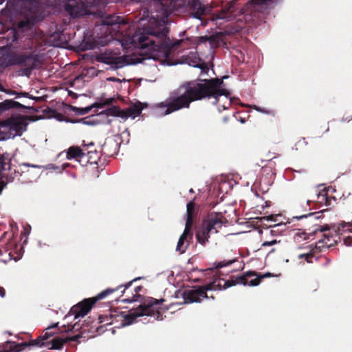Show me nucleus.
Returning <instances> with one entry per match:
<instances>
[{"label":"nucleus","mask_w":352,"mask_h":352,"mask_svg":"<svg viewBox=\"0 0 352 352\" xmlns=\"http://www.w3.org/2000/svg\"><path fill=\"white\" fill-rule=\"evenodd\" d=\"M67 342L66 337H55L50 342H46V347L49 349H61L63 344Z\"/></svg>","instance_id":"obj_24"},{"label":"nucleus","mask_w":352,"mask_h":352,"mask_svg":"<svg viewBox=\"0 0 352 352\" xmlns=\"http://www.w3.org/2000/svg\"><path fill=\"white\" fill-rule=\"evenodd\" d=\"M166 64L168 65H174L173 63H166Z\"/></svg>","instance_id":"obj_63"},{"label":"nucleus","mask_w":352,"mask_h":352,"mask_svg":"<svg viewBox=\"0 0 352 352\" xmlns=\"http://www.w3.org/2000/svg\"><path fill=\"white\" fill-rule=\"evenodd\" d=\"M351 120H352V118L349 120H348L347 118H342L341 119V121L344 122H346V121H350Z\"/></svg>","instance_id":"obj_61"},{"label":"nucleus","mask_w":352,"mask_h":352,"mask_svg":"<svg viewBox=\"0 0 352 352\" xmlns=\"http://www.w3.org/2000/svg\"><path fill=\"white\" fill-rule=\"evenodd\" d=\"M30 230H31V228L29 225L24 228L23 234L26 236V238H25V241H23V243L27 242V240H28L27 236L30 234Z\"/></svg>","instance_id":"obj_46"},{"label":"nucleus","mask_w":352,"mask_h":352,"mask_svg":"<svg viewBox=\"0 0 352 352\" xmlns=\"http://www.w3.org/2000/svg\"><path fill=\"white\" fill-rule=\"evenodd\" d=\"M41 55L40 54L36 52L30 53V56H28L26 62L21 65L25 67L19 69V76L30 77L32 71L41 63Z\"/></svg>","instance_id":"obj_13"},{"label":"nucleus","mask_w":352,"mask_h":352,"mask_svg":"<svg viewBox=\"0 0 352 352\" xmlns=\"http://www.w3.org/2000/svg\"><path fill=\"white\" fill-rule=\"evenodd\" d=\"M74 329V325L72 326V327H68L67 329H65L64 331L69 332V331H72Z\"/></svg>","instance_id":"obj_58"},{"label":"nucleus","mask_w":352,"mask_h":352,"mask_svg":"<svg viewBox=\"0 0 352 352\" xmlns=\"http://www.w3.org/2000/svg\"><path fill=\"white\" fill-rule=\"evenodd\" d=\"M23 96V97H25V98H30V99H32V100H38V97H34L32 96H30L28 93H26V92H20V93H18L17 94V96L16 98H19V96Z\"/></svg>","instance_id":"obj_44"},{"label":"nucleus","mask_w":352,"mask_h":352,"mask_svg":"<svg viewBox=\"0 0 352 352\" xmlns=\"http://www.w3.org/2000/svg\"><path fill=\"white\" fill-rule=\"evenodd\" d=\"M65 121L67 122H70V123H76V122H79V123H82L84 124H86V125H94L96 124V122L94 121V120H87V118H82V119H80V120H65Z\"/></svg>","instance_id":"obj_35"},{"label":"nucleus","mask_w":352,"mask_h":352,"mask_svg":"<svg viewBox=\"0 0 352 352\" xmlns=\"http://www.w3.org/2000/svg\"><path fill=\"white\" fill-rule=\"evenodd\" d=\"M333 231L342 235L344 232L352 231V223H341L337 227L333 226Z\"/></svg>","instance_id":"obj_28"},{"label":"nucleus","mask_w":352,"mask_h":352,"mask_svg":"<svg viewBox=\"0 0 352 352\" xmlns=\"http://www.w3.org/2000/svg\"><path fill=\"white\" fill-rule=\"evenodd\" d=\"M195 212V203L193 201H190L186 205V222L185 224V229L180 236L177 245L176 247V251L181 254L186 252L188 244L185 245V241L188 236H192L191 228L193 224V217Z\"/></svg>","instance_id":"obj_9"},{"label":"nucleus","mask_w":352,"mask_h":352,"mask_svg":"<svg viewBox=\"0 0 352 352\" xmlns=\"http://www.w3.org/2000/svg\"><path fill=\"white\" fill-rule=\"evenodd\" d=\"M221 42V37L218 35L210 36L209 45L211 48L217 47Z\"/></svg>","instance_id":"obj_34"},{"label":"nucleus","mask_w":352,"mask_h":352,"mask_svg":"<svg viewBox=\"0 0 352 352\" xmlns=\"http://www.w3.org/2000/svg\"><path fill=\"white\" fill-rule=\"evenodd\" d=\"M6 93L9 95H14V96H16V97L17 96V94H18V92H16L14 91H6Z\"/></svg>","instance_id":"obj_56"},{"label":"nucleus","mask_w":352,"mask_h":352,"mask_svg":"<svg viewBox=\"0 0 352 352\" xmlns=\"http://www.w3.org/2000/svg\"><path fill=\"white\" fill-rule=\"evenodd\" d=\"M107 296V293L105 292V291H102L100 293H99L96 297L95 298H91L92 300H96V302L99 300H102L104 298H106Z\"/></svg>","instance_id":"obj_42"},{"label":"nucleus","mask_w":352,"mask_h":352,"mask_svg":"<svg viewBox=\"0 0 352 352\" xmlns=\"http://www.w3.org/2000/svg\"><path fill=\"white\" fill-rule=\"evenodd\" d=\"M29 54H10L3 60L5 66L20 65L25 63L28 58Z\"/></svg>","instance_id":"obj_20"},{"label":"nucleus","mask_w":352,"mask_h":352,"mask_svg":"<svg viewBox=\"0 0 352 352\" xmlns=\"http://www.w3.org/2000/svg\"><path fill=\"white\" fill-rule=\"evenodd\" d=\"M264 219H266L267 221H275L274 217L273 215L265 217Z\"/></svg>","instance_id":"obj_54"},{"label":"nucleus","mask_w":352,"mask_h":352,"mask_svg":"<svg viewBox=\"0 0 352 352\" xmlns=\"http://www.w3.org/2000/svg\"><path fill=\"white\" fill-rule=\"evenodd\" d=\"M43 1H7L5 8L0 11V25L13 21L19 16H41L36 9Z\"/></svg>","instance_id":"obj_6"},{"label":"nucleus","mask_w":352,"mask_h":352,"mask_svg":"<svg viewBox=\"0 0 352 352\" xmlns=\"http://www.w3.org/2000/svg\"><path fill=\"white\" fill-rule=\"evenodd\" d=\"M38 247L41 248H43L45 247H48L49 246L46 243H42L41 241H38Z\"/></svg>","instance_id":"obj_55"},{"label":"nucleus","mask_w":352,"mask_h":352,"mask_svg":"<svg viewBox=\"0 0 352 352\" xmlns=\"http://www.w3.org/2000/svg\"><path fill=\"white\" fill-rule=\"evenodd\" d=\"M65 337H66L67 342H69V341L78 342L79 339L82 338V336H80V334H77V335H75V336H73L71 337H67V336H65Z\"/></svg>","instance_id":"obj_43"},{"label":"nucleus","mask_w":352,"mask_h":352,"mask_svg":"<svg viewBox=\"0 0 352 352\" xmlns=\"http://www.w3.org/2000/svg\"><path fill=\"white\" fill-rule=\"evenodd\" d=\"M125 19L120 16L109 15L102 20V25L111 26L112 30L120 31V25H126Z\"/></svg>","instance_id":"obj_18"},{"label":"nucleus","mask_w":352,"mask_h":352,"mask_svg":"<svg viewBox=\"0 0 352 352\" xmlns=\"http://www.w3.org/2000/svg\"><path fill=\"white\" fill-rule=\"evenodd\" d=\"M163 302L164 299L159 300L152 297L147 298L137 308L131 309L127 314H123L124 320L121 326H129L139 321L147 324L154 320H162V314L156 309L155 306Z\"/></svg>","instance_id":"obj_5"},{"label":"nucleus","mask_w":352,"mask_h":352,"mask_svg":"<svg viewBox=\"0 0 352 352\" xmlns=\"http://www.w3.org/2000/svg\"><path fill=\"white\" fill-rule=\"evenodd\" d=\"M223 217L221 212H212L203 220L200 228L196 232V239L199 244L206 245L210 235L219 232L223 226Z\"/></svg>","instance_id":"obj_7"},{"label":"nucleus","mask_w":352,"mask_h":352,"mask_svg":"<svg viewBox=\"0 0 352 352\" xmlns=\"http://www.w3.org/2000/svg\"><path fill=\"white\" fill-rule=\"evenodd\" d=\"M11 160L10 153H5L0 155V179H2L1 183L3 186L12 182L15 177L20 175L19 171L12 169Z\"/></svg>","instance_id":"obj_11"},{"label":"nucleus","mask_w":352,"mask_h":352,"mask_svg":"<svg viewBox=\"0 0 352 352\" xmlns=\"http://www.w3.org/2000/svg\"><path fill=\"white\" fill-rule=\"evenodd\" d=\"M6 296V292H5V289L0 287V296L1 298H4Z\"/></svg>","instance_id":"obj_52"},{"label":"nucleus","mask_w":352,"mask_h":352,"mask_svg":"<svg viewBox=\"0 0 352 352\" xmlns=\"http://www.w3.org/2000/svg\"><path fill=\"white\" fill-rule=\"evenodd\" d=\"M140 278H141L140 277L135 278L133 279L132 280L129 281V283H126L124 285H119L118 287H116L115 289L108 288V289H104V291H105V292L107 293V294L108 296V295L113 293L114 292L118 290L120 288H122V287H124V289L122 292V293L124 294L125 289H126L129 287H130L133 282L136 281L137 280H139Z\"/></svg>","instance_id":"obj_31"},{"label":"nucleus","mask_w":352,"mask_h":352,"mask_svg":"<svg viewBox=\"0 0 352 352\" xmlns=\"http://www.w3.org/2000/svg\"><path fill=\"white\" fill-rule=\"evenodd\" d=\"M340 241V236L338 232H334V234L324 233L322 235V238L318 240L317 242V245L318 248H322L324 246H326L327 248H329L335 244H337Z\"/></svg>","instance_id":"obj_19"},{"label":"nucleus","mask_w":352,"mask_h":352,"mask_svg":"<svg viewBox=\"0 0 352 352\" xmlns=\"http://www.w3.org/2000/svg\"><path fill=\"white\" fill-rule=\"evenodd\" d=\"M108 80L109 81H112V82H117V81H120L119 79H117L115 77H110L108 78Z\"/></svg>","instance_id":"obj_57"},{"label":"nucleus","mask_w":352,"mask_h":352,"mask_svg":"<svg viewBox=\"0 0 352 352\" xmlns=\"http://www.w3.org/2000/svg\"><path fill=\"white\" fill-rule=\"evenodd\" d=\"M98 116H114L123 118V110L117 106H112L98 114Z\"/></svg>","instance_id":"obj_25"},{"label":"nucleus","mask_w":352,"mask_h":352,"mask_svg":"<svg viewBox=\"0 0 352 352\" xmlns=\"http://www.w3.org/2000/svg\"><path fill=\"white\" fill-rule=\"evenodd\" d=\"M279 242H280V241H277L276 239H274L272 241H264L262 243V247L271 246V245H275Z\"/></svg>","instance_id":"obj_45"},{"label":"nucleus","mask_w":352,"mask_h":352,"mask_svg":"<svg viewBox=\"0 0 352 352\" xmlns=\"http://www.w3.org/2000/svg\"><path fill=\"white\" fill-rule=\"evenodd\" d=\"M236 260V259H232L228 261H222L217 263H214V267L216 269L218 268H222L223 267L229 266L234 263Z\"/></svg>","instance_id":"obj_37"},{"label":"nucleus","mask_w":352,"mask_h":352,"mask_svg":"<svg viewBox=\"0 0 352 352\" xmlns=\"http://www.w3.org/2000/svg\"><path fill=\"white\" fill-rule=\"evenodd\" d=\"M221 10L215 14L213 20L232 21L237 16L245 14L254 16L255 12L267 13L272 5L277 1H247L243 8L239 7L237 1H221Z\"/></svg>","instance_id":"obj_4"},{"label":"nucleus","mask_w":352,"mask_h":352,"mask_svg":"<svg viewBox=\"0 0 352 352\" xmlns=\"http://www.w3.org/2000/svg\"><path fill=\"white\" fill-rule=\"evenodd\" d=\"M223 84L221 78L198 79L187 82L175 90L170 97L163 102L158 104L156 110L162 116L184 108H189L192 102L205 98H213L212 104H219L218 110L228 109L231 105L229 93L221 88Z\"/></svg>","instance_id":"obj_2"},{"label":"nucleus","mask_w":352,"mask_h":352,"mask_svg":"<svg viewBox=\"0 0 352 352\" xmlns=\"http://www.w3.org/2000/svg\"><path fill=\"white\" fill-rule=\"evenodd\" d=\"M28 122L24 117L10 118L4 121V126L9 131V138L21 136L26 131Z\"/></svg>","instance_id":"obj_12"},{"label":"nucleus","mask_w":352,"mask_h":352,"mask_svg":"<svg viewBox=\"0 0 352 352\" xmlns=\"http://www.w3.org/2000/svg\"><path fill=\"white\" fill-rule=\"evenodd\" d=\"M28 347L27 342L16 343L15 342L8 341L3 345V350L0 352H21Z\"/></svg>","instance_id":"obj_22"},{"label":"nucleus","mask_w":352,"mask_h":352,"mask_svg":"<svg viewBox=\"0 0 352 352\" xmlns=\"http://www.w3.org/2000/svg\"><path fill=\"white\" fill-rule=\"evenodd\" d=\"M94 45L91 43L83 42L80 44V48L82 51L90 50L94 49Z\"/></svg>","instance_id":"obj_38"},{"label":"nucleus","mask_w":352,"mask_h":352,"mask_svg":"<svg viewBox=\"0 0 352 352\" xmlns=\"http://www.w3.org/2000/svg\"><path fill=\"white\" fill-rule=\"evenodd\" d=\"M344 243L346 246H352V237H346L344 240Z\"/></svg>","instance_id":"obj_48"},{"label":"nucleus","mask_w":352,"mask_h":352,"mask_svg":"<svg viewBox=\"0 0 352 352\" xmlns=\"http://www.w3.org/2000/svg\"><path fill=\"white\" fill-rule=\"evenodd\" d=\"M258 276L261 278V280L263 279V278H267V277L273 276V275L270 272H267V273H265L263 274H259Z\"/></svg>","instance_id":"obj_50"},{"label":"nucleus","mask_w":352,"mask_h":352,"mask_svg":"<svg viewBox=\"0 0 352 352\" xmlns=\"http://www.w3.org/2000/svg\"><path fill=\"white\" fill-rule=\"evenodd\" d=\"M142 287L141 286H138L134 288V291L135 294L132 296L131 298H127L122 300V302L124 303H131L133 302H138L141 301L143 298L141 295H140L138 293L142 290Z\"/></svg>","instance_id":"obj_29"},{"label":"nucleus","mask_w":352,"mask_h":352,"mask_svg":"<svg viewBox=\"0 0 352 352\" xmlns=\"http://www.w3.org/2000/svg\"><path fill=\"white\" fill-rule=\"evenodd\" d=\"M189 192H190V193H192V192H194V190H193V189H192V188H190V189L189 190Z\"/></svg>","instance_id":"obj_62"},{"label":"nucleus","mask_w":352,"mask_h":352,"mask_svg":"<svg viewBox=\"0 0 352 352\" xmlns=\"http://www.w3.org/2000/svg\"><path fill=\"white\" fill-rule=\"evenodd\" d=\"M209 39H210V36H201L199 37H198L197 38V42H198V44L200 45V44H206V43H209Z\"/></svg>","instance_id":"obj_41"},{"label":"nucleus","mask_w":352,"mask_h":352,"mask_svg":"<svg viewBox=\"0 0 352 352\" xmlns=\"http://www.w3.org/2000/svg\"><path fill=\"white\" fill-rule=\"evenodd\" d=\"M143 109V104L140 102H138L137 103H134L129 108H127L126 111H123V116H122L124 120L127 119L128 118L135 119L141 114Z\"/></svg>","instance_id":"obj_21"},{"label":"nucleus","mask_w":352,"mask_h":352,"mask_svg":"<svg viewBox=\"0 0 352 352\" xmlns=\"http://www.w3.org/2000/svg\"><path fill=\"white\" fill-rule=\"evenodd\" d=\"M0 90L2 91H4V89H3V88L1 86L0 87Z\"/></svg>","instance_id":"obj_64"},{"label":"nucleus","mask_w":352,"mask_h":352,"mask_svg":"<svg viewBox=\"0 0 352 352\" xmlns=\"http://www.w3.org/2000/svg\"><path fill=\"white\" fill-rule=\"evenodd\" d=\"M54 118H55L57 120H58V121H63V116L61 113H57V114L54 116Z\"/></svg>","instance_id":"obj_51"},{"label":"nucleus","mask_w":352,"mask_h":352,"mask_svg":"<svg viewBox=\"0 0 352 352\" xmlns=\"http://www.w3.org/2000/svg\"><path fill=\"white\" fill-rule=\"evenodd\" d=\"M95 59L98 62L109 65L112 69L122 68L131 64L126 56H116V54L109 50L96 55Z\"/></svg>","instance_id":"obj_10"},{"label":"nucleus","mask_w":352,"mask_h":352,"mask_svg":"<svg viewBox=\"0 0 352 352\" xmlns=\"http://www.w3.org/2000/svg\"><path fill=\"white\" fill-rule=\"evenodd\" d=\"M86 154L82 152V149L78 146H71L67 149V159L72 160L76 159L78 162L85 158Z\"/></svg>","instance_id":"obj_23"},{"label":"nucleus","mask_w":352,"mask_h":352,"mask_svg":"<svg viewBox=\"0 0 352 352\" xmlns=\"http://www.w3.org/2000/svg\"><path fill=\"white\" fill-rule=\"evenodd\" d=\"M58 326V322L52 324V325L47 327V330H51L52 329L56 328Z\"/></svg>","instance_id":"obj_53"},{"label":"nucleus","mask_w":352,"mask_h":352,"mask_svg":"<svg viewBox=\"0 0 352 352\" xmlns=\"http://www.w3.org/2000/svg\"><path fill=\"white\" fill-rule=\"evenodd\" d=\"M246 275L249 276H253L256 275V274L253 272H248L246 273Z\"/></svg>","instance_id":"obj_59"},{"label":"nucleus","mask_w":352,"mask_h":352,"mask_svg":"<svg viewBox=\"0 0 352 352\" xmlns=\"http://www.w3.org/2000/svg\"><path fill=\"white\" fill-rule=\"evenodd\" d=\"M54 333V332H51L50 330H47L46 329L45 332L40 336V338L41 339L42 342H44L45 340L52 337Z\"/></svg>","instance_id":"obj_39"},{"label":"nucleus","mask_w":352,"mask_h":352,"mask_svg":"<svg viewBox=\"0 0 352 352\" xmlns=\"http://www.w3.org/2000/svg\"><path fill=\"white\" fill-rule=\"evenodd\" d=\"M323 210L316 212H310L307 214H303L298 217H294V219H296L297 220L302 219L303 218H307L308 217H314L316 219H319L322 217V214L323 213Z\"/></svg>","instance_id":"obj_33"},{"label":"nucleus","mask_w":352,"mask_h":352,"mask_svg":"<svg viewBox=\"0 0 352 352\" xmlns=\"http://www.w3.org/2000/svg\"><path fill=\"white\" fill-rule=\"evenodd\" d=\"M330 230V227L328 225H324V226H320L318 228H317L316 230V231H320L321 232H326L327 230Z\"/></svg>","instance_id":"obj_47"},{"label":"nucleus","mask_w":352,"mask_h":352,"mask_svg":"<svg viewBox=\"0 0 352 352\" xmlns=\"http://www.w3.org/2000/svg\"><path fill=\"white\" fill-rule=\"evenodd\" d=\"M28 346H36L39 347L46 346V342H42L40 336L35 340H32L27 342Z\"/></svg>","instance_id":"obj_36"},{"label":"nucleus","mask_w":352,"mask_h":352,"mask_svg":"<svg viewBox=\"0 0 352 352\" xmlns=\"http://www.w3.org/2000/svg\"><path fill=\"white\" fill-rule=\"evenodd\" d=\"M113 101V98H109L107 99L102 102H94L90 106H87L86 107H77L74 106L70 105V109L74 112L77 115H85L88 113L93 108L97 107V108H103L106 105H109L112 103Z\"/></svg>","instance_id":"obj_17"},{"label":"nucleus","mask_w":352,"mask_h":352,"mask_svg":"<svg viewBox=\"0 0 352 352\" xmlns=\"http://www.w3.org/2000/svg\"><path fill=\"white\" fill-rule=\"evenodd\" d=\"M111 148L113 150V153L109 155L116 154L118 152L119 143L114 140H109L105 142L102 146L103 152L109 151Z\"/></svg>","instance_id":"obj_27"},{"label":"nucleus","mask_w":352,"mask_h":352,"mask_svg":"<svg viewBox=\"0 0 352 352\" xmlns=\"http://www.w3.org/2000/svg\"><path fill=\"white\" fill-rule=\"evenodd\" d=\"M189 65L193 67L200 69L201 74H207L209 71V67L208 65L203 61H199V63L193 61L192 63H190Z\"/></svg>","instance_id":"obj_32"},{"label":"nucleus","mask_w":352,"mask_h":352,"mask_svg":"<svg viewBox=\"0 0 352 352\" xmlns=\"http://www.w3.org/2000/svg\"><path fill=\"white\" fill-rule=\"evenodd\" d=\"M11 109H28L29 112H38V110L34 109L32 106L22 104L11 99L5 100L0 102V113Z\"/></svg>","instance_id":"obj_16"},{"label":"nucleus","mask_w":352,"mask_h":352,"mask_svg":"<svg viewBox=\"0 0 352 352\" xmlns=\"http://www.w3.org/2000/svg\"><path fill=\"white\" fill-rule=\"evenodd\" d=\"M95 303L96 300H92L91 298L85 299L73 306L69 312V315L74 316L75 319L82 318L89 312Z\"/></svg>","instance_id":"obj_14"},{"label":"nucleus","mask_w":352,"mask_h":352,"mask_svg":"<svg viewBox=\"0 0 352 352\" xmlns=\"http://www.w3.org/2000/svg\"><path fill=\"white\" fill-rule=\"evenodd\" d=\"M192 10V16L194 18L201 19V16L209 13L212 6L209 4H204L203 1H187Z\"/></svg>","instance_id":"obj_15"},{"label":"nucleus","mask_w":352,"mask_h":352,"mask_svg":"<svg viewBox=\"0 0 352 352\" xmlns=\"http://www.w3.org/2000/svg\"><path fill=\"white\" fill-rule=\"evenodd\" d=\"M69 166V164L68 163H65L62 165V170H64L65 168H66V167Z\"/></svg>","instance_id":"obj_60"},{"label":"nucleus","mask_w":352,"mask_h":352,"mask_svg":"<svg viewBox=\"0 0 352 352\" xmlns=\"http://www.w3.org/2000/svg\"><path fill=\"white\" fill-rule=\"evenodd\" d=\"M254 109L256 111L262 113H265V114H267V115L272 113V111L269 110V109H265V108H262V107H258V106L254 105Z\"/></svg>","instance_id":"obj_40"},{"label":"nucleus","mask_w":352,"mask_h":352,"mask_svg":"<svg viewBox=\"0 0 352 352\" xmlns=\"http://www.w3.org/2000/svg\"><path fill=\"white\" fill-rule=\"evenodd\" d=\"M85 157L87 158L86 163H90V164H98V160L100 158L99 153L97 151H88L86 154Z\"/></svg>","instance_id":"obj_30"},{"label":"nucleus","mask_w":352,"mask_h":352,"mask_svg":"<svg viewBox=\"0 0 352 352\" xmlns=\"http://www.w3.org/2000/svg\"><path fill=\"white\" fill-rule=\"evenodd\" d=\"M65 10L72 18L85 15H95L98 12V6L101 1H66Z\"/></svg>","instance_id":"obj_8"},{"label":"nucleus","mask_w":352,"mask_h":352,"mask_svg":"<svg viewBox=\"0 0 352 352\" xmlns=\"http://www.w3.org/2000/svg\"><path fill=\"white\" fill-rule=\"evenodd\" d=\"M260 283L261 278L258 275L250 281H248L243 276H238L231 280L221 279L217 283L214 280L212 283L206 284L203 286L185 289L182 292V298L185 303L200 302L203 299L208 298L206 294L207 291L226 289L236 285L255 287L258 285Z\"/></svg>","instance_id":"obj_3"},{"label":"nucleus","mask_w":352,"mask_h":352,"mask_svg":"<svg viewBox=\"0 0 352 352\" xmlns=\"http://www.w3.org/2000/svg\"><path fill=\"white\" fill-rule=\"evenodd\" d=\"M151 16L147 23H142V28L131 34H122L118 41L125 49L131 47L147 49L148 59L160 60L165 64L170 51L178 46L182 40L175 42L168 38L169 33L168 16L171 13L170 8L164 1H151Z\"/></svg>","instance_id":"obj_1"},{"label":"nucleus","mask_w":352,"mask_h":352,"mask_svg":"<svg viewBox=\"0 0 352 352\" xmlns=\"http://www.w3.org/2000/svg\"><path fill=\"white\" fill-rule=\"evenodd\" d=\"M270 234L272 236H277L283 234L287 229L286 223H278L273 226H270Z\"/></svg>","instance_id":"obj_26"},{"label":"nucleus","mask_w":352,"mask_h":352,"mask_svg":"<svg viewBox=\"0 0 352 352\" xmlns=\"http://www.w3.org/2000/svg\"><path fill=\"white\" fill-rule=\"evenodd\" d=\"M311 257V254H299L298 255V258H305L307 261L308 263L311 262L309 261V258Z\"/></svg>","instance_id":"obj_49"}]
</instances>
